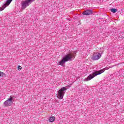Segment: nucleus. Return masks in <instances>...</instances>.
<instances>
[{
  "mask_svg": "<svg viewBox=\"0 0 124 124\" xmlns=\"http://www.w3.org/2000/svg\"><path fill=\"white\" fill-rule=\"evenodd\" d=\"M71 59H72V54L71 53L65 55V56L62 58V60L59 62V65H62V66L64 63H65L66 62L70 61Z\"/></svg>",
  "mask_w": 124,
  "mask_h": 124,
  "instance_id": "1",
  "label": "nucleus"
},
{
  "mask_svg": "<svg viewBox=\"0 0 124 124\" xmlns=\"http://www.w3.org/2000/svg\"><path fill=\"white\" fill-rule=\"evenodd\" d=\"M68 89V88H67L66 87H64L58 91L57 96L59 99H62L63 98L64 93H65V91H66Z\"/></svg>",
  "mask_w": 124,
  "mask_h": 124,
  "instance_id": "2",
  "label": "nucleus"
},
{
  "mask_svg": "<svg viewBox=\"0 0 124 124\" xmlns=\"http://www.w3.org/2000/svg\"><path fill=\"white\" fill-rule=\"evenodd\" d=\"M103 72H104V70H103L97 71L93 73L92 75H90L85 80L86 81H90V80H92V79L94 77H95V76H97V75H99V74H101V73H103Z\"/></svg>",
  "mask_w": 124,
  "mask_h": 124,
  "instance_id": "3",
  "label": "nucleus"
},
{
  "mask_svg": "<svg viewBox=\"0 0 124 124\" xmlns=\"http://www.w3.org/2000/svg\"><path fill=\"white\" fill-rule=\"evenodd\" d=\"M13 97L11 96H10V98L6 100L4 103V105L5 107H8L9 106H11L12 105V103H13Z\"/></svg>",
  "mask_w": 124,
  "mask_h": 124,
  "instance_id": "4",
  "label": "nucleus"
},
{
  "mask_svg": "<svg viewBox=\"0 0 124 124\" xmlns=\"http://www.w3.org/2000/svg\"><path fill=\"white\" fill-rule=\"evenodd\" d=\"M101 57V54L99 53L95 52L94 53L93 56L92 57V60L93 61H97Z\"/></svg>",
  "mask_w": 124,
  "mask_h": 124,
  "instance_id": "5",
  "label": "nucleus"
},
{
  "mask_svg": "<svg viewBox=\"0 0 124 124\" xmlns=\"http://www.w3.org/2000/svg\"><path fill=\"white\" fill-rule=\"evenodd\" d=\"M31 1H29V0H25L22 3V9H25L26 7L27 6H29V3H31Z\"/></svg>",
  "mask_w": 124,
  "mask_h": 124,
  "instance_id": "6",
  "label": "nucleus"
},
{
  "mask_svg": "<svg viewBox=\"0 0 124 124\" xmlns=\"http://www.w3.org/2000/svg\"><path fill=\"white\" fill-rule=\"evenodd\" d=\"M92 14H93V11H92V10L85 11L83 13V15H86V16L91 15Z\"/></svg>",
  "mask_w": 124,
  "mask_h": 124,
  "instance_id": "7",
  "label": "nucleus"
},
{
  "mask_svg": "<svg viewBox=\"0 0 124 124\" xmlns=\"http://www.w3.org/2000/svg\"><path fill=\"white\" fill-rule=\"evenodd\" d=\"M11 1H12V0H7V1L6 2V3L4 4V5H5L6 7H7L8 6V5L10 4V3H11Z\"/></svg>",
  "mask_w": 124,
  "mask_h": 124,
  "instance_id": "8",
  "label": "nucleus"
},
{
  "mask_svg": "<svg viewBox=\"0 0 124 124\" xmlns=\"http://www.w3.org/2000/svg\"><path fill=\"white\" fill-rule=\"evenodd\" d=\"M55 120H56V118L55 117H51L49 118V122L53 123L55 122Z\"/></svg>",
  "mask_w": 124,
  "mask_h": 124,
  "instance_id": "9",
  "label": "nucleus"
},
{
  "mask_svg": "<svg viewBox=\"0 0 124 124\" xmlns=\"http://www.w3.org/2000/svg\"><path fill=\"white\" fill-rule=\"evenodd\" d=\"M110 11L111 12H112V13H116V12L118 11V9H115V8L110 9Z\"/></svg>",
  "mask_w": 124,
  "mask_h": 124,
  "instance_id": "10",
  "label": "nucleus"
},
{
  "mask_svg": "<svg viewBox=\"0 0 124 124\" xmlns=\"http://www.w3.org/2000/svg\"><path fill=\"white\" fill-rule=\"evenodd\" d=\"M6 7V6H5V4H4L2 7H0V11H2Z\"/></svg>",
  "mask_w": 124,
  "mask_h": 124,
  "instance_id": "11",
  "label": "nucleus"
},
{
  "mask_svg": "<svg viewBox=\"0 0 124 124\" xmlns=\"http://www.w3.org/2000/svg\"><path fill=\"white\" fill-rule=\"evenodd\" d=\"M4 75H5L4 73L0 71V77H3V76H4Z\"/></svg>",
  "mask_w": 124,
  "mask_h": 124,
  "instance_id": "12",
  "label": "nucleus"
},
{
  "mask_svg": "<svg viewBox=\"0 0 124 124\" xmlns=\"http://www.w3.org/2000/svg\"><path fill=\"white\" fill-rule=\"evenodd\" d=\"M17 69H18V70H22V66H18V67H17Z\"/></svg>",
  "mask_w": 124,
  "mask_h": 124,
  "instance_id": "13",
  "label": "nucleus"
},
{
  "mask_svg": "<svg viewBox=\"0 0 124 124\" xmlns=\"http://www.w3.org/2000/svg\"><path fill=\"white\" fill-rule=\"evenodd\" d=\"M29 0V1L32 2L34 1V0Z\"/></svg>",
  "mask_w": 124,
  "mask_h": 124,
  "instance_id": "14",
  "label": "nucleus"
}]
</instances>
